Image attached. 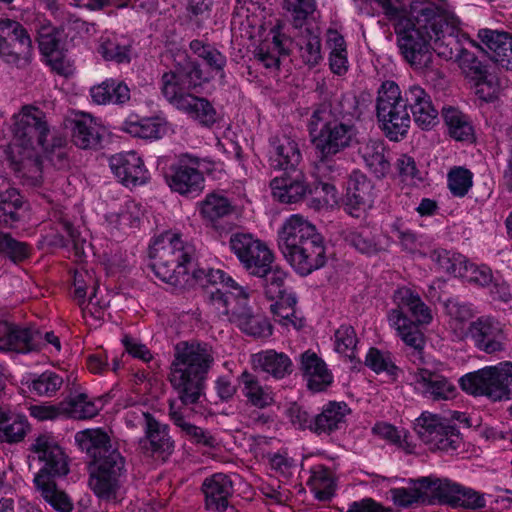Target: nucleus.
<instances>
[{
	"mask_svg": "<svg viewBox=\"0 0 512 512\" xmlns=\"http://www.w3.org/2000/svg\"><path fill=\"white\" fill-rule=\"evenodd\" d=\"M371 1L394 22L398 46L410 64H419L429 49L446 59L452 58L447 39L457 33L460 21L447 0L414 3L411 7L413 19L407 16L404 6L397 0Z\"/></svg>",
	"mask_w": 512,
	"mask_h": 512,
	"instance_id": "f257e3e1",
	"label": "nucleus"
},
{
	"mask_svg": "<svg viewBox=\"0 0 512 512\" xmlns=\"http://www.w3.org/2000/svg\"><path fill=\"white\" fill-rule=\"evenodd\" d=\"M194 276L203 285H222L228 293L216 290L211 294L210 304L221 316L235 324L242 332L254 338L265 339L272 335L270 322L261 314H255L248 306L247 289L239 285L230 275L221 269H199Z\"/></svg>",
	"mask_w": 512,
	"mask_h": 512,
	"instance_id": "f03ea898",
	"label": "nucleus"
},
{
	"mask_svg": "<svg viewBox=\"0 0 512 512\" xmlns=\"http://www.w3.org/2000/svg\"><path fill=\"white\" fill-rule=\"evenodd\" d=\"M80 450L97 466L90 475L89 486L95 495L105 500H117L122 484L125 458L100 428L85 429L75 435Z\"/></svg>",
	"mask_w": 512,
	"mask_h": 512,
	"instance_id": "7ed1b4c3",
	"label": "nucleus"
},
{
	"mask_svg": "<svg viewBox=\"0 0 512 512\" xmlns=\"http://www.w3.org/2000/svg\"><path fill=\"white\" fill-rule=\"evenodd\" d=\"M278 245L286 261L302 276H307L326 264L324 237L301 214H292L285 219L278 232Z\"/></svg>",
	"mask_w": 512,
	"mask_h": 512,
	"instance_id": "20e7f679",
	"label": "nucleus"
},
{
	"mask_svg": "<svg viewBox=\"0 0 512 512\" xmlns=\"http://www.w3.org/2000/svg\"><path fill=\"white\" fill-rule=\"evenodd\" d=\"M213 360L212 349L206 343L180 342L176 345L170 382L185 406L201 403L204 375Z\"/></svg>",
	"mask_w": 512,
	"mask_h": 512,
	"instance_id": "39448f33",
	"label": "nucleus"
},
{
	"mask_svg": "<svg viewBox=\"0 0 512 512\" xmlns=\"http://www.w3.org/2000/svg\"><path fill=\"white\" fill-rule=\"evenodd\" d=\"M392 302L395 307L387 313L389 326L406 345L421 350L425 341L419 327L431 323L433 316L430 308L417 292L406 286L394 291Z\"/></svg>",
	"mask_w": 512,
	"mask_h": 512,
	"instance_id": "423d86ee",
	"label": "nucleus"
},
{
	"mask_svg": "<svg viewBox=\"0 0 512 512\" xmlns=\"http://www.w3.org/2000/svg\"><path fill=\"white\" fill-rule=\"evenodd\" d=\"M13 139L9 145L10 159L14 163L31 162L40 171L38 148L47 152L45 146L49 133L45 114L38 107L25 105L13 115Z\"/></svg>",
	"mask_w": 512,
	"mask_h": 512,
	"instance_id": "0eeeda50",
	"label": "nucleus"
},
{
	"mask_svg": "<svg viewBox=\"0 0 512 512\" xmlns=\"http://www.w3.org/2000/svg\"><path fill=\"white\" fill-rule=\"evenodd\" d=\"M193 252L179 233L165 231L149 244L151 269L160 280L176 286L187 275Z\"/></svg>",
	"mask_w": 512,
	"mask_h": 512,
	"instance_id": "6e6552de",
	"label": "nucleus"
},
{
	"mask_svg": "<svg viewBox=\"0 0 512 512\" xmlns=\"http://www.w3.org/2000/svg\"><path fill=\"white\" fill-rule=\"evenodd\" d=\"M311 142L322 159L334 156L351 145L356 128L345 115L327 106L316 109L310 119Z\"/></svg>",
	"mask_w": 512,
	"mask_h": 512,
	"instance_id": "1a4fd4ad",
	"label": "nucleus"
},
{
	"mask_svg": "<svg viewBox=\"0 0 512 512\" xmlns=\"http://www.w3.org/2000/svg\"><path fill=\"white\" fill-rule=\"evenodd\" d=\"M376 116L385 136L391 141H400L406 137L411 117L402 91L394 81H384L377 91Z\"/></svg>",
	"mask_w": 512,
	"mask_h": 512,
	"instance_id": "9d476101",
	"label": "nucleus"
},
{
	"mask_svg": "<svg viewBox=\"0 0 512 512\" xmlns=\"http://www.w3.org/2000/svg\"><path fill=\"white\" fill-rule=\"evenodd\" d=\"M463 391L473 396H485L492 401L512 397V362L504 361L467 373L459 379Z\"/></svg>",
	"mask_w": 512,
	"mask_h": 512,
	"instance_id": "9b49d317",
	"label": "nucleus"
},
{
	"mask_svg": "<svg viewBox=\"0 0 512 512\" xmlns=\"http://www.w3.org/2000/svg\"><path fill=\"white\" fill-rule=\"evenodd\" d=\"M206 161L195 155L184 153L178 156L166 175L169 188L182 196L196 197L205 187V178L201 172Z\"/></svg>",
	"mask_w": 512,
	"mask_h": 512,
	"instance_id": "f8f14e48",
	"label": "nucleus"
},
{
	"mask_svg": "<svg viewBox=\"0 0 512 512\" xmlns=\"http://www.w3.org/2000/svg\"><path fill=\"white\" fill-rule=\"evenodd\" d=\"M232 253L254 276H263L272 265L274 255L268 245L250 233H234L229 239Z\"/></svg>",
	"mask_w": 512,
	"mask_h": 512,
	"instance_id": "ddd939ff",
	"label": "nucleus"
},
{
	"mask_svg": "<svg viewBox=\"0 0 512 512\" xmlns=\"http://www.w3.org/2000/svg\"><path fill=\"white\" fill-rule=\"evenodd\" d=\"M180 60L174 71L165 73L162 77V93L177 109L179 102L186 100L192 94L189 90L195 88L208 77L203 75L199 66L186 55H179Z\"/></svg>",
	"mask_w": 512,
	"mask_h": 512,
	"instance_id": "4468645a",
	"label": "nucleus"
},
{
	"mask_svg": "<svg viewBox=\"0 0 512 512\" xmlns=\"http://www.w3.org/2000/svg\"><path fill=\"white\" fill-rule=\"evenodd\" d=\"M33 46L26 29L17 21L0 19V59L21 67L32 58Z\"/></svg>",
	"mask_w": 512,
	"mask_h": 512,
	"instance_id": "2eb2a0df",
	"label": "nucleus"
},
{
	"mask_svg": "<svg viewBox=\"0 0 512 512\" xmlns=\"http://www.w3.org/2000/svg\"><path fill=\"white\" fill-rule=\"evenodd\" d=\"M415 431L419 438L433 451H455L460 444L455 428L430 412H423L415 422Z\"/></svg>",
	"mask_w": 512,
	"mask_h": 512,
	"instance_id": "dca6fc26",
	"label": "nucleus"
},
{
	"mask_svg": "<svg viewBox=\"0 0 512 512\" xmlns=\"http://www.w3.org/2000/svg\"><path fill=\"white\" fill-rule=\"evenodd\" d=\"M30 451L43 465L37 475L65 476L69 472L68 456L52 433H42L33 440Z\"/></svg>",
	"mask_w": 512,
	"mask_h": 512,
	"instance_id": "f3484780",
	"label": "nucleus"
},
{
	"mask_svg": "<svg viewBox=\"0 0 512 512\" xmlns=\"http://www.w3.org/2000/svg\"><path fill=\"white\" fill-rule=\"evenodd\" d=\"M374 202L373 185L361 172L353 171L349 177L345 200V211L355 218H360Z\"/></svg>",
	"mask_w": 512,
	"mask_h": 512,
	"instance_id": "a211bd4d",
	"label": "nucleus"
},
{
	"mask_svg": "<svg viewBox=\"0 0 512 512\" xmlns=\"http://www.w3.org/2000/svg\"><path fill=\"white\" fill-rule=\"evenodd\" d=\"M470 337L475 346L492 354L504 349L505 334L502 324L492 317H480L471 322Z\"/></svg>",
	"mask_w": 512,
	"mask_h": 512,
	"instance_id": "6ab92c4d",
	"label": "nucleus"
},
{
	"mask_svg": "<svg viewBox=\"0 0 512 512\" xmlns=\"http://www.w3.org/2000/svg\"><path fill=\"white\" fill-rule=\"evenodd\" d=\"M272 197L284 204L300 202L311 193V187L307 184L304 174L292 170V173H284L273 178L270 182Z\"/></svg>",
	"mask_w": 512,
	"mask_h": 512,
	"instance_id": "aec40b11",
	"label": "nucleus"
},
{
	"mask_svg": "<svg viewBox=\"0 0 512 512\" xmlns=\"http://www.w3.org/2000/svg\"><path fill=\"white\" fill-rule=\"evenodd\" d=\"M299 145L292 137L281 134L270 140L269 164L275 170H294L301 162Z\"/></svg>",
	"mask_w": 512,
	"mask_h": 512,
	"instance_id": "412c9836",
	"label": "nucleus"
},
{
	"mask_svg": "<svg viewBox=\"0 0 512 512\" xmlns=\"http://www.w3.org/2000/svg\"><path fill=\"white\" fill-rule=\"evenodd\" d=\"M145 420V438L142 447L149 444L152 456L160 457L165 461L174 451V441L168 433V425L159 422L151 414L143 413Z\"/></svg>",
	"mask_w": 512,
	"mask_h": 512,
	"instance_id": "4be33fe9",
	"label": "nucleus"
},
{
	"mask_svg": "<svg viewBox=\"0 0 512 512\" xmlns=\"http://www.w3.org/2000/svg\"><path fill=\"white\" fill-rule=\"evenodd\" d=\"M413 384L419 393L433 400H449L456 394V387L447 378L427 369L413 374Z\"/></svg>",
	"mask_w": 512,
	"mask_h": 512,
	"instance_id": "5701e85b",
	"label": "nucleus"
},
{
	"mask_svg": "<svg viewBox=\"0 0 512 512\" xmlns=\"http://www.w3.org/2000/svg\"><path fill=\"white\" fill-rule=\"evenodd\" d=\"M251 364L255 370L265 373L274 379H283L293 371V363L284 352L274 349L262 350L251 356Z\"/></svg>",
	"mask_w": 512,
	"mask_h": 512,
	"instance_id": "b1692460",
	"label": "nucleus"
},
{
	"mask_svg": "<svg viewBox=\"0 0 512 512\" xmlns=\"http://www.w3.org/2000/svg\"><path fill=\"white\" fill-rule=\"evenodd\" d=\"M196 209L206 226L216 228L221 219L232 214L233 205L223 192L214 191L199 201Z\"/></svg>",
	"mask_w": 512,
	"mask_h": 512,
	"instance_id": "393cba45",
	"label": "nucleus"
},
{
	"mask_svg": "<svg viewBox=\"0 0 512 512\" xmlns=\"http://www.w3.org/2000/svg\"><path fill=\"white\" fill-rule=\"evenodd\" d=\"M301 370L307 386L314 392L326 389L333 381V376L325 362L310 350L301 355Z\"/></svg>",
	"mask_w": 512,
	"mask_h": 512,
	"instance_id": "a878e982",
	"label": "nucleus"
},
{
	"mask_svg": "<svg viewBox=\"0 0 512 512\" xmlns=\"http://www.w3.org/2000/svg\"><path fill=\"white\" fill-rule=\"evenodd\" d=\"M33 341L31 328L0 321V352L29 353L35 347Z\"/></svg>",
	"mask_w": 512,
	"mask_h": 512,
	"instance_id": "bb28decb",
	"label": "nucleus"
},
{
	"mask_svg": "<svg viewBox=\"0 0 512 512\" xmlns=\"http://www.w3.org/2000/svg\"><path fill=\"white\" fill-rule=\"evenodd\" d=\"M241 392L248 404L251 406L264 409L274 403L273 389L261 383V381L248 371H244L239 377Z\"/></svg>",
	"mask_w": 512,
	"mask_h": 512,
	"instance_id": "cd10ccee",
	"label": "nucleus"
},
{
	"mask_svg": "<svg viewBox=\"0 0 512 512\" xmlns=\"http://www.w3.org/2000/svg\"><path fill=\"white\" fill-rule=\"evenodd\" d=\"M206 499V507L212 510H220L227 506L228 497L232 493V482L222 473H217L207 478L203 485Z\"/></svg>",
	"mask_w": 512,
	"mask_h": 512,
	"instance_id": "c85d7f7f",
	"label": "nucleus"
},
{
	"mask_svg": "<svg viewBox=\"0 0 512 512\" xmlns=\"http://www.w3.org/2000/svg\"><path fill=\"white\" fill-rule=\"evenodd\" d=\"M101 124L90 114L82 113L74 121L73 141L82 149L96 147L101 139Z\"/></svg>",
	"mask_w": 512,
	"mask_h": 512,
	"instance_id": "c756f323",
	"label": "nucleus"
},
{
	"mask_svg": "<svg viewBox=\"0 0 512 512\" xmlns=\"http://www.w3.org/2000/svg\"><path fill=\"white\" fill-rule=\"evenodd\" d=\"M30 425L25 416L12 414L5 407L0 406V442L19 443L27 435Z\"/></svg>",
	"mask_w": 512,
	"mask_h": 512,
	"instance_id": "7c9ffc66",
	"label": "nucleus"
},
{
	"mask_svg": "<svg viewBox=\"0 0 512 512\" xmlns=\"http://www.w3.org/2000/svg\"><path fill=\"white\" fill-rule=\"evenodd\" d=\"M99 400L91 399L85 393L70 395L62 400L64 418L88 420L98 415L101 407Z\"/></svg>",
	"mask_w": 512,
	"mask_h": 512,
	"instance_id": "2f4dec72",
	"label": "nucleus"
},
{
	"mask_svg": "<svg viewBox=\"0 0 512 512\" xmlns=\"http://www.w3.org/2000/svg\"><path fill=\"white\" fill-rule=\"evenodd\" d=\"M90 96L92 101L98 105L123 104L128 99V86L124 81L113 78L105 79L90 88Z\"/></svg>",
	"mask_w": 512,
	"mask_h": 512,
	"instance_id": "473e14b6",
	"label": "nucleus"
},
{
	"mask_svg": "<svg viewBox=\"0 0 512 512\" xmlns=\"http://www.w3.org/2000/svg\"><path fill=\"white\" fill-rule=\"evenodd\" d=\"M359 154L376 177H384L389 172L390 163L385 155L383 141L370 139L362 143L359 147Z\"/></svg>",
	"mask_w": 512,
	"mask_h": 512,
	"instance_id": "72a5a7b5",
	"label": "nucleus"
},
{
	"mask_svg": "<svg viewBox=\"0 0 512 512\" xmlns=\"http://www.w3.org/2000/svg\"><path fill=\"white\" fill-rule=\"evenodd\" d=\"M34 483L40 491L43 499L57 512H71L73 510L72 499L45 475H36Z\"/></svg>",
	"mask_w": 512,
	"mask_h": 512,
	"instance_id": "f704fd0d",
	"label": "nucleus"
},
{
	"mask_svg": "<svg viewBox=\"0 0 512 512\" xmlns=\"http://www.w3.org/2000/svg\"><path fill=\"white\" fill-rule=\"evenodd\" d=\"M326 45L329 52L328 60L331 71L337 75H344L349 69L348 51L346 41L337 30L327 32Z\"/></svg>",
	"mask_w": 512,
	"mask_h": 512,
	"instance_id": "c9c22d12",
	"label": "nucleus"
},
{
	"mask_svg": "<svg viewBox=\"0 0 512 512\" xmlns=\"http://www.w3.org/2000/svg\"><path fill=\"white\" fill-rule=\"evenodd\" d=\"M179 104V110L203 126H212L217 120L216 110L205 98L191 95Z\"/></svg>",
	"mask_w": 512,
	"mask_h": 512,
	"instance_id": "e433bc0d",
	"label": "nucleus"
},
{
	"mask_svg": "<svg viewBox=\"0 0 512 512\" xmlns=\"http://www.w3.org/2000/svg\"><path fill=\"white\" fill-rule=\"evenodd\" d=\"M423 483L426 502L432 503L435 500L451 504L455 499L458 484L436 476L421 477Z\"/></svg>",
	"mask_w": 512,
	"mask_h": 512,
	"instance_id": "4c0bfd02",
	"label": "nucleus"
},
{
	"mask_svg": "<svg viewBox=\"0 0 512 512\" xmlns=\"http://www.w3.org/2000/svg\"><path fill=\"white\" fill-rule=\"evenodd\" d=\"M442 116L449 135L457 141H471L474 137L473 126L469 118L454 107H444Z\"/></svg>",
	"mask_w": 512,
	"mask_h": 512,
	"instance_id": "58836bf2",
	"label": "nucleus"
},
{
	"mask_svg": "<svg viewBox=\"0 0 512 512\" xmlns=\"http://www.w3.org/2000/svg\"><path fill=\"white\" fill-rule=\"evenodd\" d=\"M348 412L344 403H329L314 421V429L318 434L330 433L341 428Z\"/></svg>",
	"mask_w": 512,
	"mask_h": 512,
	"instance_id": "ea45409f",
	"label": "nucleus"
},
{
	"mask_svg": "<svg viewBox=\"0 0 512 512\" xmlns=\"http://www.w3.org/2000/svg\"><path fill=\"white\" fill-rule=\"evenodd\" d=\"M97 52L106 61L122 63L128 55L127 39L115 33H106L98 41Z\"/></svg>",
	"mask_w": 512,
	"mask_h": 512,
	"instance_id": "a19ab883",
	"label": "nucleus"
},
{
	"mask_svg": "<svg viewBox=\"0 0 512 512\" xmlns=\"http://www.w3.org/2000/svg\"><path fill=\"white\" fill-rule=\"evenodd\" d=\"M29 391L40 397H53L62 387L63 378L54 371L47 370L33 374L26 380Z\"/></svg>",
	"mask_w": 512,
	"mask_h": 512,
	"instance_id": "79ce46f5",
	"label": "nucleus"
},
{
	"mask_svg": "<svg viewBox=\"0 0 512 512\" xmlns=\"http://www.w3.org/2000/svg\"><path fill=\"white\" fill-rule=\"evenodd\" d=\"M170 130L168 122L161 117L144 118L139 121L130 119V136L142 139H159Z\"/></svg>",
	"mask_w": 512,
	"mask_h": 512,
	"instance_id": "37998d69",
	"label": "nucleus"
},
{
	"mask_svg": "<svg viewBox=\"0 0 512 512\" xmlns=\"http://www.w3.org/2000/svg\"><path fill=\"white\" fill-rule=\"evenodd\" d=\"M365 365L377 374H385L391 381H395L400 373L391 353L374 347L368 350Z\"/></svg>",
	"mask_w": 512,
	"mask_h": 512,
	"instance_id": "c03bdc74",
	"label": "nucleus"
},
{
	"mask_svg": "<svg viewBox=\"0 0 512 512\" xmlns=\"http://www.w3.org/2000/svg\"><path fill=\"white\" fill-rule=\"evenodd\" d=\"M274 301L275 302L270 306V310L276 321L285 327L291 326L295 329H299L303 326L302 318L296 315V298L293 294H289L283 297V299Z\"/></svg>",
	"mask_w": 512,
	"mask_h": 512,
	"instance_id": "a18cd8bd",
	"label": "nucleus"
},
{
	"mask_svg": "<svg viewBox=\"0 0 512 512\" xmlns=\"http://www.w3.org/2000/svg\"><path fill=\"white\" fill-rule=\"evenodd\" d=\"M345 240L363 254L372 255L379 251V243L373 229L360 226L345 233Z\"/></svg>",
	"mask_w": 512,
	"mask_h": 512,
	"instance_id": "49530a36",
	"label": "nucleus"
},
{
	"mask_svg": "<svg viewBox=\"0 0 512 512\" xmlns=\"http://www.w3.org/2000/svg\"><path fill=\"white\" fill-rule=\"evenodd\" d=\"M299 55L309 67L319 64L322 59L320 36L310 30H305L297 39Z\"/></svg>",
	"mask_w": 512,
	"mask_h": 512,
	"instance_id": "de8ad7c7",
	"label": "nucleus"
},
{
	"mask_svg": "<svg viewBox=\"0 0 512 512\" xmlns=\"http://www.w3.org/2000/svg\"><path fill=\"white\" fill-rule=\"evenodd\" d=\"M408 487L392 488L389 493L393 503L401 508H407L418 502H426L421 478L409 480Z\"/></svg>",
	"mask_w": 512,
	"mask_h": 512,
	"instance_id": "09e8293b",
	"label": "nucleus"
},
{
	"mask_svg": "<svg viewBox=\"0 0 512 512\" xmlns=\"http://www.w3.org/2000/svg\"><path fill=\"white\" fill-rule=\"evenodd\" d=\"M358 339L354 328L350 325H341L334 333V349L351 362L357 358Z\"/></svg>",
	"mask_w": 512,
	"mask_h": 512,
	"instance_id": "8fccbe9b",
	"label": "nucleus"
},
{
	"mask_svg": "<svg viewBox=\"0 0 512 512\" xmlns=\"http://www.w3.org/2000/svg\"><path fill=\"white\" fill-rule=\"evenodd\" d=\"M430 258L439 272L459 277L465 257L461 254L435 249L431 252Z\"/></svg>",
	"mask_w": 512,
	"mask_h": 512,
	"instance_id": "3c124183",
	"label": "nucleus"
},
{
	"mask_svg": "<svg viewBox=\"0 0 512 512\" xmlns=\"http://www.w3.org/2000/svg\"><path fill=\"white\" fill-rule=\"evenodd\" d=\"M319 500H327L333 495V480L330 471L319 465L311 469L307 483Z\"/></svg>",
	"mask_w": 512,
	"mask_h": 512,
	"instance_id": "603ef678",
	"label": "nucleus"
},
{
	"mask_svg": "<svg viewBox=\"0 0 512 512\" xmlns=\"http://www.w3.org/2000/svg\"><path fill=\"white\" fill-rule=\"evenodd\" d=\"M265 278V295L272 301L283 299L289 295L286 288L287 272L279 267L269 266L267 272L262 276Z\"/></svg>",
	"mask_w": 512,
	"mask_h": 512,
	"instance_id": "864d4df0",
	"label": "nucleus"
},
{
	"mask_svg": "<svg viewBox=\"0 0 512 512\" xmlns=\"http://www.w3.org/2000/svg\"><path fill=\"white\" fill-rule=\"evenodd\" d=\"M447 186L454 197L462 198L473 186V173L461 166L453 167L447 174Z\"/></svg>",
	"mask_w": 512,
	"mask_h": 512,
	"instance_id": "5fc2aeb1",
	"label": "nucleus"
},
{
	"mask_svg": "<svg viewBox=\"0 0 512 512\" xmlns=\"http://www.w3.org/2000/svg\"><path fill=\"white\" fill-rule=\"evenodd\" d=\"M191 51L209 66L211 71L219 73L226 64L225 56L210 44L195 39L190 42Z\"/></svg>",
	"mask_w": 512,
	"mask_h": 512,
	"instance_id": "6e6d98bb",
	"label": "nucleus"
},
{
	"mask_svg": "<svg viewBox=\"0 0 512 512\" xmlns=\"http://www.w3.org/2000/svg\"><path fill=\"white\" fill-rule=\"evenodd\" d=\"M312 198L309 206L315 210L334 208L339 204V194L334 185L318 183L311 188Z\"/></svg>",
	"mask_w": 512,
	"mask_h": 512,
	"instance_id": "4d7b16f0",
	"label": "nucleus"
},
{
	"mask_svg": "<svg viewBox=\"0 0 512 512\" xmlns=\"http://www.w3.org/2000/svg\"><path fill=\"white\" fill-rule=\"evenodd\" d=\"M478 38L487 47L488 50L494 53L495 61L502 58L504 53L510 46V37L507 33L493 31L489 29H482L478 32Z\"/></svg>",
	"mask_w": 512,
	"mask_h": 512,
	"instance_id": "13d9d810",
	"label": "nucleus"
},
{
	"mask_svg": "<svg viewBox=\"0 0 512 512\" xmlns=\"http://www.w3.org/2000/svg\"><path fill=\"white\" fill-rule=\"evenodd\" d=\"M31 249L25 242L14 239L10 234L0 232V254L14 263L27 259Z\"/></svg>",
	"mask_w": 512,
	"mask_h": 512,
	"instance_id": "bf43d9fd",
	"label": "nucleus"
},
{
	"mask_svg": "<svg viewBox=\"0 0 512 512\" xmlns=\"http://www.w3.org/2000/svg\"><path fill=\"white\" fill-rule=\"evenodd\" d=\"M459 277L480 286L489 285L493 279L492 271L487 265H477L467 259L464 261Z\"/></svg>",
	"mask_w": 512,
	"mask_h": 512,
	"instance_id": "052dcab7",
	"label": "nucleus"
},
{
	"mask_svg": "<svg viewBox=\"0 0 512 512\" xmlns=\"http://www.w3.org/2000/svg\"><path fill=\"white\" fill-rule=\"evenodd\" d=\"M170 418L174 424L181 428L185 435L195 443L208 444V436L203 429L190 424L184 418V414L174 408V405H170Z\"/></svg>",
	"mask_w": 512,
	"mask_h": 512,
	"instance_id": "680f3d73",
	"label": "nucleus"
},
{
	"mask_svg": "<svg viewBox=\"0 0 512 512\" xmlns=\"http://www.w3.org/2000/svg\"><path fill=\"white\" fill-rule=\"evenodd\" d=\"M38 44L44 58L60 51L58 33L49 22L43 23L39 27Z\"/></svg>",
	"mask_w": 512,
	"mask_h": 512,
	"instance_id": "e2e57ef3",
	"label": "nucleus"
},
{
	"mask_svg": "<svg viewBox=\"0 0 512 512\" xmlns=\"http://www.w3.org/2000/svg\"><path fill=\"white\" fill-rule=\"evenodd\" d=\"M31 335L34 338L33 344H35V347L31 348V352L44 350L51 355H57L60 353L61 341L53 331L43 332L38 329L31 328Z\"/></svg>",
	"mask_w": 512,
	"mask_h": 512,
	"instance_id": "0e129e2a",
	"label": "nucleus"
},
{
	"mask_svg": "<svg viewBox=\"0 0 512 512\" xmlns=\"http://www.w3.org/2000/svg\"><path fill=\"white\" fill-rule=\"evenodd\" d=\"M395 166L401 182L407 185H415L421 181L420 171L411 156L407 154L400 155L395 162Z\"/></svg>",
	"mask_w": 512,
	"mask_h": 512,
	"instance_id": "69168bd1",
	"label": "nucleus"
},
{
	"mask_svg": "<svg viewBox=\"0 0 512 512\" xmlns=\"http://www.w3.org/2000/svg\"><path fill=\"white\" fill-rule=\"evenodd\" d=\"M459 65L466 76L475 81L476 86L484 83L486 72L474 55L466 50H462L459 56Z\"/></svg>",
	"mask_w": 512,
	"mask_h": 512,
	"instance_id": "338daca9",
	"label": "nucleus"
},
{
	"mask_svg": "<svg viewBox=\"0 0 512 512\" xmlns=\"http://www.w3.org/2000/svg\"><path fill=\"white\" fill-rule=\"evenodd\" d=\"M28 411L29 415L37 421H53L64 418L62 401L31 405Z\"/></svg>",
	"mask_w": 512,
	"mask_h": 512,
	"instance_id": "774afa93",
	"label": "nucleus"
}]
</instances>
